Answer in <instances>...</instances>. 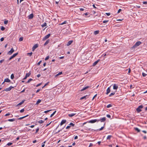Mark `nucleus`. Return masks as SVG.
I'll list each match as a JSON object with an SVG mask.
<instances>
[{
    "instance_id": "7c9ffc66",
    "label": "nucleus",
    "mask_w": 147,
    "mask_h": 147,
    "mask_svg": "<svg viewBox=\"0 0 147 147\" xmlns=\"http://www.w3.org/2000/svg\"><path fill=\"white\" fill-rule=\"evenodd\" d=\"M23 38L22 37H20L19 39V41L20 42L22 41L23 40Z\"/></svg>"
},
{
    "instance_id": "4be33fe9",
    "label": "nucleus",
    "mask_w": 147,
    "mask_h": 147,
    "mask_svg": "<svg viewBox=\"0 0 147 147\" xmlns=\"http://www.w3.org/2000/svg\"><path fill=\"white\" fill-rule=\"evenodd\" d=\"M15 120V119H9L8 120V121H13Z\"/></svg>"
},
{
    "instance_id": "a878e982",
    "label": "nucleus",
    "mask_w": 147,
    "mask_h": 147,
    "mask_svg": "<svg viewBox=\"0 0 147 147\" xmlns=\"http://www.w3.org/2000/svg\"><path fill=\"white\" fill-rule=\"evenodd\" d=\"M41 101V100L40 99H38V101H37L36 104V105H38L39 104Z\"/></svg>"
},
{
    "instance_id": "dca6fc26",
    "label": "nucleus",
    "mask_w": 147,
    "mask_h": 147,
    "mask_svg": "<svg viewBox=\"0 0 147 147\" xmlns=\"http://www.w3.org/2000/svg\"><path fill=\"white\" fill-rule=\"evenodd\" d=\"M73 42V40H70L68 41L67 42V46H69L70 45L71 43Z\"/></svg>"
},
{
    "instance_id": "bf43d9fd",
    "label": "nucleus",
    "mask_w": 147,
    "mask_h": 147,
    "mask_svg": "<svg viewBox=\"0 0 147 147\" xmlns=\"http://www.w3.org/2000/svg\"><path fill=\"white\" fill-rule=\"evenodd\" d=\"M108 22V20H104L103 21V23H106L107 22Z\"/></svg>"
},
{
    "instance_id": "13d9d810",
    "label": "nucleus",
    "mask_w": 147,
    "mask_h": 147,
    "mask_svg": "<svg viewBox=\"0 0 147 147\" xmlns=\"http://www.w3.org/2000/svg\"><path fill=\"white\" fill-rule=\"evenodd\" d=\"M39 130V128H38L37 129H36V133H37L38 132V131Z\"/></svg>"
},
{
    "instance_id": "4c0bfd02",
    "label": "nucleus",
    "mask_w": 147,
    "mask_h": 147,
    "mask_svg": "<svg viewBox=\"0 0 147 147\" xmlns=\"http://www.w3.org/2000/svg\"><path fill=\"white\" fill-rule=\"evenodd\" d=\"M12 143H11V142H9V143H7V145H8V146H10L12 144Z\"/></svg>"
},
{
    "instance_id": "37998d69",
    "label": "nucleus",
    "mask_w": 147,
    "mask_h": 147,
    "mask_svg": "<svg viewBox=\"0 0 147 147\" xmlns=\"http://www.w3.org/2000/svg\"><path fill=\"white\" fill-rule=\"evenodd\" d=\"M51 111V110H47V111H45L44 112L45 113H48V112H49V111Z\"/></svg>"
},
{
    "instance_id": "a18cd8bd",
    "label": "nucleus",
    "mask_w": 147,
    "mask_h": 147,
    "mask_svg": "<svg viewBox=\"0 0 147 147\" xmlns=\"http://www.w3.org/2000/svg\"><path fill=\"white\" fill-rule=\"evenodd\" d=\"M69 125L72 126H74V124L72 123H71L69 124Z\"/></svg>"
},
{
    "instance_id": "e2e57ef3",
    "label": "nucleus",
    "mask_w": 147,
    "mask_h": 147,
    "mask_svg": "<svg viewBox=\"0 0 147 147\" xmlns=\"http://www.w3.org/2000/svg\"><path fill=\"white\" fill-rule=\"evenodd\" d=\"M70 126H68L66 127V129H68L69 128H70Z\"/></svg>"
},
{
    "instance_id": "b1692460",
    "label": "nucleus",
    "mask_w": 147,
    "mask_h": 147,
    "mask_svg": "<svg viewBox=\"0 0 147 147\" xmlns=\"http://www.w3.org/2000/svg\"><path fill=\"white\" fill-rule=\"evenodd\" d=\"M49 42V40H47L46 42H45V43L44 44V45H46Z\"/></svg>"
},
{
    "instance_id": "0e129e2a",
    "label": "nucleus",
    "mask_w": 147,
    "mask_h": 147,
    "mask_svg": "<svg viewBox=\"0 0 147 147\" xmlns=\"http://www.w3.org/2000/svg\"><path fill=\"white\" fill-rule=\"evenodd\" d=\"M78 138V137L77 136H76L75 137H74V139L75 140H76V139H77Z\"/></svg>"
},
{
    "instance_id": "412c9836",
    "label": "nucleus",
    "mask_w": 147,
    "mask_h": 147,
    "mask_svg": "<svg viewBox=\"0 0 147 147\" xmlns=\"http://www.w3.org/2000/svg\"><path fill=\"white\" fill-rule=\"evenodd\" d=\"M30 74H31V73L30 72H29L28 73H27L26 74L25 76H26V77H28L30 76Z\"/></svg>"
},
{
    "instance_id": "79ce46f5",
    "label": "nucleus",
    "mask_w": 147,
    "mask_h": 147,
    "mask_svg": "<svg viewBox=\"0 0 147 147\" xmlns=\"http://www.w3.org/2000/svg\"><path fill=\"white\" fill-rule=\"evenodd\" d=\"M104 126L101 127L99 129H98L99 131H100L101 130H102L104 128Z\"/></svg>"
},
{
    "instance_id": "6e6d98bb",
    "label": "nucleus",
    "mask_w": 147,
    "mask_h": 147,
    "mask_svg": "<svg viewBox=\"0 0 147 147\" xmlns=\"http://www.w3.org/2000/svg\"><path fill=\"white\" fill-rule=\"evenodd\" d=\"M121 11V9H119L117 11V13H119Z\"/></svg>"
},
{
    "instance_id": "72a5a7b5",
    "label": "nucleus",
    "mask_w": 147,
    "mask_h": 147,
    "mask_svg": "<svg viewBox=\"0 0 147 147\" xmlns=\"http://www.w3.org/2000/svg\"><path fill=\"white\" fill-rule=\"evenodd\" d=\"M47 26V24L46 23H45L43 24L42 25V27H44L45 26Z\"/></svg>"
},
{
    "instance_id": "393cba45",
    "label": "nucleus",
    "mask_w": 147,
    "mask_h": 147,
    "mask_svg": "<svg viewBox=\"0 0 147 147\" xmlns=\"http://www.w3.org/2000/svg\"><path fill=\"white\" fill-rule=\"evenodd\" d=\"M62 74V72H59V73H58L56 75H55V77H57L61 74Z\"/></svg>"
},
{
    "instance_id": "de8ad7c7",
    "label": "nucleus",
    "mask_w": 147,
    "mask_h": 147,
    "mask_svg": "<svg viewBox=\"0 0 147 147\" xmlns=\"http://www.w3.org/2000/svg\"><path fill=\"white\" fill-rule=\"evenodd\" d=\"M8 22V21L7 20L5 21L4 22V23L5 24H7Z\"/></svg>"
},
{
    "instance_id": "cd10ccee",
    "label": "nucleus",
    "mask_w": 147,
    "mask_h": 147,
    "mask_svg": "<svg viewBox=\"0 0 147 147\" xmlns=\"http://www.w3.org/2000/svg\"><path fill=\"white\" fill-rule=\"evenodd\" d=\"M38 122L39 123H42L44 122V121L42 120H40L38 121Z\"/></svg>"
},
{
    "instance_id": "c756f323",
    "label": "nucleus",
    "mask_w": 147,
    "mask_h": 147,
    "mask_svg": "<svg viewBox=\"0 0 147 147\" xmlns=\"http://www.w3.org/2000/svg\"><path fill=\"white\" fill-rule=\"evenodd\" d=\"M99 31H95L94 32V34L95 35H96L97 34H98L99 33Z\"/></svg>"
},
{
    "instance_id": "39448f33",
    "label": "nucleus",
    "mask_w": 147,
    "mask_h": 147,
    "mask_svg": "<svg viewBox=\"0 0 147 147\" xmlns=\"http://www.w3.org/2000/svg\"><path fill=\"white\" fill-rule=\"evenodd\" d=\"M14 51V50L12 48L11 49V50L7 53V54L9 55H11L13 53V52Z\"/></svg>"
},
{
    "instance_id": "8fccbe9b",
    "label": "nucleus",
    "mask_w": 147,
    "mask_h": 147,
    "mask_svg": "<svg viewBox=\"0 0 147 147\" xmlns=\"http://www.w3.org/2000/svg\"><path fill=\"white\" fill-rule=\"evenodd\" d=\"M24 109H21V110L20 111V113H22V112H24Z\"/></svg>"
},
{
    "instance_id": "864d4df0",
    "label": "nucleus",
    "mask_w": 147,
    "mask_h": 147,
    "mask_svg": "<svg viewBox=\"0 0 147 147\" xmlns=\"http://www.w3.org/2000/svg\"><path fill=\"white\" fill-rule=\"evenodd\" d=\"M107 117H108L109 118H110L111 117V115H110L108 114L107 115Z\"/></svg>"
},
{
    "instance_id": "aec40b11",
    "label": "nucleus",
    "mask_w": 147,
    "mask_h": 147,
    "mask_svg": "<svg viewBox=\"0 0 147 147\" xmlns=\"http://www.w3.org/2000/svg\"><path fill=\"white\" fill-rule=\"evenodd\" d=\"M28 116V115H27L25 116H24V117H21L19 118L18 119L19 120H21V119H22L23 118H25L26 117H27V116Z\"/></svg>"
},
{
    "instance_id": "338daca9",
    "label": "nucleus",
    "mask_w": 147,
    "mask_h": 147,
    "mask_svg": "<svg viewBox=\"0 0 147 147\" xmlns=\"http://www.w3.org/2000/svg\"><path fill=\"white\" fill-rule=\"evenodd\" d=\"M97 95V94H96L93 97V98H92V100H93L94 99V98L96 97V96Z\"/></svg>"
},
{
    "instance_id": "6e6552de",
    "label": "nucleus",
    "mask_w": 147,
    "mask_h": 147,
    "mask_svg": "<svg viewBox=\"0 0 147 147\" xmlns=\"http://www.w3.org/2000/svg\"><path fill=\"white\" fill-rule=\"evenodd\" d=\"M18 54V53H16L13 54L12 56H11V57L9 58V60H11V59H13V58L15 57Z\"/></svg>"
},
{
    "instance_id": "680f3d73",
    "label": "nucleus",
    "mask_w": 147,
    "mask_h": 147,
    "mask_svg": "<svg viewBox=\"0 0 147 147\" xmlns=\"http://www.w3.org/2000/svg\"><path fill=\"white\" fill-rule=\"evenodd\" d=\"M52 121H51L50 123H49V124H47L46 125V126L47 127V126H48L50 124L52 123Z\"/></svg>"
},
{
    "instance_id": "4d7b16f0",
    "label": "nucleus",
    "mask_w": 147,
    "mask_h": 147,
    "mask_svg": "<svg viewBox=\"0 0 147 147\" xmlns=\"http://www.w3.org/2000/svg\"><path fill=\"white\" fill-rule=\"evenodd\" d=\"M41 62H42L41 61H40L39 62H38L37 63L38 65H40V64L41 63Z\"/></svg>"
},
{
    "instance_id": "f8f14e48",
    "label": "nucleus",
    "mask_w": 147,
    "mask_h": 147,
    "mask_svg": "<svg viewBox=\"0 0 147 147\" xmlns=\"http://www.w3.org/2000/svg\"><path fill=\"white\" fill-rule=\"evenodd\" d=\"M111 86L109 87L107 89L106 94H108L110 92Z\"/></svg>"
},
{
    "instance_id": "473e14b6",
    "label": "nucleus",
    "mask_w": 147,
    "mask_h": 147,
    "mask_svg": "<svg viewBox=\"0 0 147 147\" xmlns=\"http://www.w3.org/2000/svg\"><path fill=\"white\" fill-rule=\"evenodd\" d=\"M135 129L136 131H137L138 132H139L140 131V130L138 128H135Z\"/></svg>"
},
{
    "instance_id": "4468645a",
    "label": "nucleus",
    "mask_w": 147,
    "mask_h": 147,
    "mask_svg": "<svg viewBox=\"0 0 147 147\" xmlns=\"http://www.w3.org/2000/svg\"><path fill=\"white\" fill-rule=\"evenodd\" d=\"M66 120H63L61 123H60V125H63V124L65 123L66 122Z\"/></svg>"
},
{
    "instance_id": "69168bd1",
    "label": "nucleus",
    "mask_w": 147,
    "mask_h": 147,
    "mask_svg": "<svg viewBox=\"0 0 147 147\" xmlns=\"http://www.w3.org/2000/svg\"><path fill=\"white\" fill-rule=\"evenodd\" d=\"M143 3L144 4H147V2L146 1H143Z\"/></svg>"
},
{
    "instance_id": "9b49d317",
    "label": "nucleus",
    "mask_w": 147,
    "mask_h": 147,
    "mask_svg": "<svg viewBox=\"0 0 147 147\" xmlns=\"http://www.w3.org/2000/svg\"><path fill=\"white\" fill-rule=\"evenodd\" d=\"M25 101V100H22L21 102H20V103H19V104H18V105H16V106L17 107L18 106L21 105L22 104H23L24 103Z\"/></svg>"
},
{
    "instance_id": "20e7f679",
    "label": "nucleus",
    "mask_w": 147,
    "mask_h": 147,
    "mask_svg": "<svg viewBox=\"0 0 147 147\" xmlns=\"http://www.w3.org/2000/svg\"><path fill=\"white\" fill-rule=\"evenodd\" d=\"M96 121H99V120H98L97 119H94V120H90L88 122L90 123H94Z\"/></svg>"
},
{
    "instance_id": "e433bc0d",
    "label": "nucleus",
    "mask_w": 147,
    "mask_h": 147,
    "mask_svg": "<svg viewBox=\"0 0 147 147\" xmlns=\"http://www.w3.org/2000/svg\"><path fill=\"white\" fill-rule=\"evenodd\" d=\"M33 80L32 79L30 78V79L27 82V83H29L30 81H32Z\"/></svg>"
},
{
    "instance_id": "58836bf2",
    "label": "nucleus",
    "mask_w": 147,
    "mask_h": 147,
    "mask_svg": "<svg viewBox=\"0 0 147 147\" xmlns=\"http://www.w3.org/2000/svg\"><path fill=\"white\" fill-rule=\"evenodd\" d=\"M115 94V92L111 93L109 95V96H111L113 95H114Z\"/></svg>"
},
{
    "instance_id": "0eeeda50",
    "label": "nucleus",
    "mask_w": 147,
    "mask_h": 147,
    "mask_svg": "<svg viewBox=\"0 0 147 147\" xmlns=\"http://www.w3.org/2000/svg\"><path fill=\"white\" fill-rule=\"evenodd\" d=\"M38 47V45L37 44H36L34 45L32 48V51H34L36 48Z\"/></svg>"
},
{
    "instance_id": "052dcab7",
    "label": "nucleus",
    "mask_w": 147,
    "mask_h": 147,
    "mask_svg": "<svg viewBox=\"0 0 147 147\" xmlns=\"http://www.w3.org/2000/svg\"><path fill=\"white\" fill-rule=\"evenodd\" d=\"M80 11H83L84 10V9L82 8H80Z\"/></svg>"
},
{
    "instance_id": "6ab92c4d",
    "label": "nucleus",
    "mask_w": 147,
    "mask_h": 147,
    "mask_svg": "<svg viewBox=\"0 0 147 147\" xmlns=\"http://www.w3.org/2000/svg\"><path fill=\"white\" fill-rule=\"evenodd\" d=\"M10 81V80L8 78L5 79L4 81V82H9Z\"/></svg>"
},
{
    "instance_id": "c03bdc74",
    "label": "nucleus",
    "mask_w": 147,
    "mask_h": 147,
    "mask_svg": "<svg viewBox=\"0 0 147 147\" xmlns=\"http://www.w3.org/2000/svg\"><path fill=\"white\" fill-rule=\"evenodd\" d=\"M49 56H48L45 58V60H47L48 59H49Z\"/></svg>"
},
{
    "instance_id": "423d86ee",
    "label": "nucleus",
    "mask_w": 147,
    "mask_h": 147,
    "mask_svg": "<svg viewBox=\"0 0 147 147\" xmlns=\"http://www.w3.org/2000/svg\"><path fill=\"white\" fill-rule=\"evenodd\" d=\"M98 120H99V121H100L101 122H103L105 121L106 120V118L105 117H103V118L100 119H97Z\"/></svg>"
},
{
    "instance_id": "ea45409f",
    "label": "nucleus",
    "mask_w": 147,
    "mask_h": 147,
    "mask_svg": "<svg viewBox=\"0 0 147 147\" xmlns=\"http://www.w3.org/2000/svg\"><path fill=\"white\" fill-rule=\"evenodd\" d=\"M111 106H112V105H111V104H109L107 105V108H109L111 107Z\"/></svg>"
},
{
    "instance_id": "603ef678",
    "label": "nucleus",
    "mask_w": 147,
    "mask_h": 147,
    "mask_svg": "<svg viewBox=\"0 0 147 147\" xmlns=\"http://www.w3.org/2000/svg\"><path fill=\"white\" fill-rule=\"evenodd\" d=\"M41 84H42L41 83H40L38 84L36 86V87H38V86H40V85H41Z\"/></svg>"
},
{
    "instance_id": "bb28decb",
    "label": "nucleus",
    "mask_w": 147,
    "mask_h": 147,
    "mask_svg": "<svg viewBox=\"0 0 147 147\" xmlns=\"http://www.w3.org/2000/svg\"><path fill=\"white\" fill-rule=\"evenodd\" d=\"M56 112V111H55L52 114H51L50 115V117H52L53 116V115L55 114Z\"/></svg>"
},
{
    "instance_id": "ddd939ff",
    "label": "nucleus",
    "mask_w": 147,
    "mask_h": 147,
    "mask_svg": "<svg viewBox=\"0 0 147 147\" xmlns=\"http://www.w3.org/2000/svg\"><path fill=\"white\" fill-rule=\"evenodd\" d=\"M76 114V113H72L71 114H68V115L69 117H72L74 116Z\"/></svg>"
},
{
    "instance_id": "f257e3e1",
    "label": "nucleus",
    "mask_w": 147,
    "mask_h": 147,
    "mask_svg": "<svg viewBox=\"0 0 147 147\" xmlns=\"http://www.w3.org/2000/svg\"><path fill=\"white\" fill-rule=\"evenodd\" d=\"M141 43V42H140V41H138L132 47V48H135V47L139 46L140 45Z\"/></svg>"
},
{
    "instance_id": "a211bd4d",
    "label": "nucleus",
    "mask_w": 147,
    "mask_h": 147,
    "mask_svg": "<svg viewBox=\"0 0 147 147\" xmlns=\"http://www.w3.org/2000/svg\"><path fill=\"white\" fill-rule=\"evenodd\" d=\"M89 87H90L89 86H86L84 88L82 89L81 90V91H83V90H86V89H87Z\"/></svg>"
},
{
    "instance_id": "1a4fd4ad",
    "label": "nucleus",
    "mask_w": 147,
    "mask_h": 147,
    "mask_svg": "<svg viewBox=\"0 0 147 147\" xmlns=\"http://www.w3.org/2000/svg\"><path fill=\"white\" fill-rule=\"evenodd\" d=\"M50 36V34H49L43 38V40H45L46 39L49 38Z\"/></svg>"
},
{
    "instance_id": "f704fd0d",
    "label": "nucleus",
    "mask_w": 147,
    "mask_h": 147,
    "mask_svg": "<svg viewBox=\"0 0 147 147\" xmlns=\"http://www.w3.org/2000/svg\"><path fill=\"white\" fill-rule=\"evenodd\" d=\"M32 52H31L30 53H27L28 55V56H31L32 55Z\"/></svg>"
},
{
    "instance_id": "09e8293b",
    "label": "nucleus",
    "mask_w": 147,
    "mask_h": 147,
    "mask_svg": "<svg viewBox=\"0 0 147 147\" xmlns=\"http://www.w3.org/2000/svg\"><path fill=\"white\" fill-rule=\"evenodd\" d=\"M142 75L143 77H145L146 75V74L144 73H142Z\"/></svg>"
},
{
    "instance_id": "c85d7f7f",
    "label": "nucleus",
    "mask_w": 147,
    "mask_h": 147,
    "mask_svg": "<svg viewBox=\"0 0 147 147\" xmlns=\"http://www.w3.org/2000/svg\"><path fill=\"white\" fill-rule=\"evenodd\" d=\"M67 23V21H64L63 23L61 24L60 25H62L65 24H66Z\"/></svg>"
},
{
    "instance_id": "774afa93",
    "label": "nucleus",
    "mask_w": 147,
    "mask_h": 147,
    "mask_svg": "<svg viewBox=\"0 0 147 147\" xmlns=\"http://www.w3.org/2000/svg\"><path fill=\"white\" fill-rule=\"evenodd\" d=\"M106 14L108 16H109L110 15V13H106Z\"/></svg>"
},
{
    "instance_id": "49530a36",
    "label": "nucleus",
    "mask_w": 147,
    "mask_h": 147,
    "mask_svg": "<svg viewBox=\"0 0 147 147\" xmlns=\"http://www.w3.org/2000/svg\"><path fill=\"white\" fill-rule=\"evenodd\" d=\"M48 83H49V82H48V83H47L45 84V85H44L43 86V87H42V88H44L45 86H46L47 85H48Z\"/></svg>"
},
{
    "instance_id": "a19ab883",
    "label": "nucleus",
    "mask_w": 147,
    "mask_h": 147,
    "mask_svg": "<svg viewBox=\"0 0 147 147\" xmlns=\"http://www.w3.org/2000/svg\"><path fill=\"white\" fill-rule=\"evenodd\" d=\"M5 28L4 27H3V26H1V30H5Z\"/></svg>"
},
{
    "instance_id": "c9c22d12",
    "label": "nucleus",
    "mask_w": 147,
    "mask_h": 147,
    "mask_svg": "<svg viewBox=\"0 0 147 147\" xmlns=\"http://www.w3.org/2000/svg\"><path fill=\"white\" fill-rule=\"evenodd\" d=\"M84 96L83 97H81V98H80V100H82L83 99H84V98H85V99H86V96Z\"/></svg>"
},
{
    "instance_id": "2f4dec72",
    "label": "nucleus",
    "mask_w": 147,
    "mask_h": 147,
    "mask_svg": "<svg viewBox=\"0 0 147 147\" xmlns=\"http://www.w3.org/2000/svg\"><path fill=\"white\" fill-rule=\"evenodd\" d=\"M14 78V76L13 74H11V78L12 79H13Z\"/></svg>"
},
{
    "instance_id": "7ed1b4c3",
    "label": "nucleus",
    "mask_w": 147,
    "mask_h": 147,
    "mask_svg": "<svg viewBox=\"0 0 147 147\" xmlns=\"http://www.w3.org/2000/svg\"><path fill=\"white\" fill-rule=\"evenodd\" d=\"M14 88L12 86H10L9 87L7 88L4 90V91H5L6 92H8L10 91L12 88Z\"/></svg>"
},
{
    "instance_id": "3c124183",
    "label": "nucleus",
    "mask_w": 147,
    "mask_h": 147,
    "mask_svg": "<svg viewBox=\"0 0 147 147\" xmlns=\"http://www.w3.org/2000/svg\"><path fill=\"white\" fill-rule=\"evenodd\" d=\"M10 114L9 113H8L6 114L5 115V116H8L9 115H10Z\"/></svg>"
},
{
    "instance_id": "2eb2a0df",
    "label": "nucleus",
    "mask_w": 147,
    "mask_h": 147,
    "mask_svg": "<svg viewBox=\"0 0 147 147\" xmlns=\"http://www.w3.org/2000/svg\"><path fill=\"white\" fill-rule=\"evenodd\" d=\"M33 15L32 13L30 14L28 16V18L29 19H31L33 18Z\"/></svg>"
},
{
    "instance_id": "5fc2aeb1",
    "label": "nucleus",
    "mask_w": 147,
    "mask_h": 147,
    "mask_svg": "<svg viewBox=\"0 0 147 147\" xmlns=\"http://www.w3.org/2000/svg\"><path fill=\"white\" fill-rule=\"evenodd\" d=\"M4 38H1L0 39V40L1 42L3 41L4 40Z\"/></svg>"
},
{
    "instance_id": "f03ea898",
    "label": "nucleus",
    "mask_w": 147,
    "mask_h": 147,
    "mask_svg": "<svg viewBox=\"0 0 147 147\" xmlns=\"http://www.w3.org/2000/svg\"><path fill=\"white\" fill-rule=\"evenodd\" d=\"M143 107V106L142 105L139 106L136 109L137 112L139 113L141 111H142L141 109H142Z\"/></svg>"
},
{
    "instance_id": "f3484780",
    "label": "nucleus",
    "mask_w": 147,
    "mask_h": 147,
    "mask_svg": "<svg viewBox=\"0 0 147 147\" xmlns=\"http://www.w3.org/2000/svg\"><path fill=\"white\" fill-rule=\"evenodd\" d=\"M99 60H97L96 61H95L94 63H93V64H92V65L93 66H95L98 63V62H99Z\"/></svg>"
},
{
    "instance_id": "9d476101",
    "label": "nucleus",
    "mask_w": 147,
    "mask_h": 147,
    "mask_svg": "<svg viewBox=\"0 0 147 147\" xmlns=\"http://www.w3.org/2000/svg\"><path fill=\"white\" fill-rule=\"evenodd\" d=\"M118 85L116 84H115L113 85V89L114 90H117L118 88Z\"/></svg>"
},
{
    "instance_id": "5701e85b",
    "label": "nucleus",
    "mask_w": 147,
    "mask_h": 147,
    "mask_svg": "<svg viewBox=\"0 0 147 147\" xmlns=\"http://www.w3.org/2000/svg\"><path fill=\"white\" fill-rule=\"evenodd\" d=\"M112 137V136L111 135H109L107 137V139L109 140Z\"/></svg>"
}]
</instances>
